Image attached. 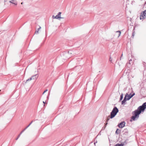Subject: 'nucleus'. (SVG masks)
Listing matches in <instances>:
<instances>
[{
	"instance_id": "10",
	"label": "nucleus",
	"mask_w": 146,
	"mask_h": 146,
	"mask_svg": "<svg viewBox=\"0 0 146 146\" xmlns=\"http://www.w3.org/2000/svg\"><path fill=\"white\" fill-rule=\"evenodd\" d=\"M10 1L9 2L13 4H14L15 5H17V3L16 1H15V0H10Z\"/></svg>"
},
{
	"instance_id": "26",
	"label": "nucleus",
	"mask_w": 146,
	"mask_h": 146,
	"mask_svg": "<svg viewBox=\"0 0 146 146\" xmlns=\"http://www.w3.org/2000/svg\"><path fill=\"white\" fill-rule=\"evenodd\" d=\"M114 146H120V144L119 143H117L116 144H115Z\"/></svg>"
},
{
	"instance_id": "33",
	"label": "nucleus",
	"mask_w": 146,
	"mask_h": 146,
	"mask_svg": "<svg viewBox=\"0 0 146 146\" xmlns=\"http://www.w3.org/2000/svg\"><path fill=\"white\" fill-rule=\"evenodd\" d=\"M47 91H48V90H47V89L45 90H44V93H45V92H46Z\"/></svg>"
},
{
	"instance_id": "19",
	"label": "nucleus",
	"mask_w": 146,
	"mask_h": 146,
	"mask_svg": "<svg viewBox=\"0 0 146 146\" xmlns=\"http://www.w3.org/2000/svg\"><path fill=\"white\" fill-rule=\"evenodd\" d=\"M132 63V60L131 59H130V60H129V61L127 62V64H131V63Z\"/></svg>"
},
{
	"instance_id": "4",
	"label": "nucleus",
	"mask_w": 146,
	"mask_h": 146,
	"mask_svg": "<svg viewBox=\"0 0 146 146\" xmlns=\"http://www.w3.org/2000/svg\"><path fill=\"white\" fill-rule=\"evenodd\" d=\"M146 9L142 12L140 19L141 20L145 19L146 17Z\"/></svg>"
},
{
	"instance_id": "8",
	"label": "nucleus",
	"mask_w": 146,
	"mask_h": 146,
	"mask_svg": "<svg viewBox=\"0 0 146 146\" xmlns=\"http://www.w3.org/2000/svg\"><path fill=\"white\" fill-rule=\"evenodd\" d=\"M125 96H126V98L129 100L132 97V94L131 93L128 95L127 93H126Z\"/></svg>"
},
{
	"instance_id": "7",
	"label": "nucleus",
	"mask_w": 146,
	"mask_h": 146,
	"mask_svg": "<svg viewBox=\"0 0 146 146\" xmlns=\"http://www.w3.org/2000/svg\"><path fill=\"white\" fill-rule=\"evenodd\" d=\"M127 100H129L126 98V96H125L123 100L121 102V104L125 105V104L126 101Z\"/></svg>"
},
{
	"instance_id": "6",
	"label": "nucleus",
	"mask_w": 146,
	"mask_h": 146,
	"mask_svg": "<svg viewBox=\"0 0 146 146\" xmlns=\"http://www.w3.org/2000/svg\"><path fill=\"white\" fill-rule=\"evenodd\" d=\"M125 121H122L118 124V126L120 128H122L125 126Z\"/></svg>"
},
{
	"instance_id": "3",
	"label": "nucleus",
	"mask_w": 146,
	"mask_h": 146,
	"mask_svg": "<svg viewBox=\"0 0 146 146\" xmlns=\"http://www.w3.org/2000/svg\"><path fill=\"white\" fill-rule=\"evenodd\" d=\"M122 136L123 138H127L129 136V131L127 128L124 129L122 132Z\"/></svg>"
},
{
	"instance_id": "14",
	"label": "nucleus",
	"mask_w": 146,
	"mask_h": 146,
	"mask_svg": "<svg viewBox=\"0 0 146 146\" xmlns=\"http://www.w3.org/2000/svg\"><path fill=\"white\" fill-rule=\"evenodd\" d=\"M141 106L145 109H146V102L143 103Z\"/></svg>"
},
{
	"instance_id": "21",
	"label": "nucleus",
	"mask_w": 146,
	"mask_h": 146,
	"mask_svg": "<svg viewBox=\"0 0 146 146\" xmlns=\"http://www.w3.org/2000/svg\"><path fill=\"white\" fill-rule=\"evenodd\" d=\"M110 115H109L107 117V119L106 120V121L107 122H108L110 119Z\"/></svg>"
},
{
	"instance_id": "18",
	"label": "nucleus",
	"mask_w": 146,
	"mask_h": 146,
	"mask_svg": "<svg viewBox=\"0 0 146 146\" xmlns=\"http://www.w3.org/2000/svg\"><path fill=\"white\" fill-rule=\"evenodd\" d=\"M128 140V139L127 138L125 140V141L123 142L124 143V145H126L127 143V141Z\"/></svg>"
},
{
	"instance_id": "17",
	"label": "nucleus",
	"mask_w": 146,
	"mask_h": 146,
	"mask_svg": "<svg viewBox=\"0 0 146 146\" xmlns=\"http://www.w3.org/2000/svg\"><path fill=\"white\" fill-rule=\"evenodd\" d=\"M139 25L138 24H135V26H134V28H133V30H135V28L136 27H138V26H139Z\"/></svg>"
},
{
	"instance_id": "34",
	"label": "nucleus",
	"mask_w": 146,
	"mask_h": 146,
	"mask_svg": "<svg viewBox=\"0 0 146 146\" xmlns=\"http://www.w3.org/2000/svg\"><path fill=\"white\" fill-rule=\"evenodd\" d=\"M49 94H48V95L47 96V99H48V97H49Z\"/></svg>"
},
{
	"instance_id": "36",
	"label": "nucleus",
	"mask_w": 146,
	"mask_h": 146,
	"mask_svg": "<svg viewBox=\"0 0 146 146\" xmlns=\"http://www.w3.org/2000/svg\"><path fill=\"white\" fill-rule=\"evenodd\" d=\"M122 56H123V54H121V57L120 58V60H121V57H122Z\"/></svg>"
},
{
	"instance_id": "30",
	"label": "nucleus",
	"mask_w": 146,
	"mask_h": 146,
	"mask_svg": "<svg viewBox=\"0 0 146 146\" xmlns=\"http://www.w3.org/2000/svg\"><path fill=\"white\" fill-rule=\"evenodd\" d=\"M41 29V27L39 26V27L38 29V30L39 31Z\"/></svg>"
},
{
	"instance_id": "5",
	"label": "nucleus",
	"mask_w": 146,
	"mask_h": 146,
	"mask_svg": "<svg viewBox=\"0 0 146 146\" xmlns=\"http://www.w3.org/2000/svg\"><path fill=\"white\" fill-rule=\"evenodd\" d=\"M61 14V12H59L58 14L55 16L54 15H52V18L53 19H59L60 18Z\"/></svg>"
},
{
	"instance_id": "22",
	"label": "nucleus",
	"mask_w": 146,
	"mask_h": 146,
	"mask_svg": "<svg viewBox=\"0 0 146 146\" xmlns=\"http://www.w3.org/2000/svg\"><path fill=\"white\" fill-rule=\"evenodd\" d=\"M38 31V30H36L35 31V33L36 34H38L39 33Z\"/></svg>"
},
{
	"instance_id": "44",
	"label": "nucleus",
	"mask_w": 146,
	"mask_h": 146,
	"mask_svg": "<svg viewBox=\"0 0 146 146\" xmlns=\"http://www.w3.org/2000/svg\"><path fill=\"white\" fill-rule=\"evenodd\" d=\"M44 92L42 94H44Z\"/></svg>"
},
{
	"instance_id": "39",
	"label": "nucleus",
	"mask_w": 146,
	"mask_h": 146,
	"mask_svg": "<svg viewBox=\"0 0 146 146\" xmlns=\"http://www.w3.org/2000/svg\"><path fill=\"white\" fill-rule=\"evenodd\" d=\"M64 17H60V19H64Z\"/></svg>"
},
{
	"instance_id": "9",
	"label": "nucleus",
	"mask_w": 146,
	"mask_h": 146,
	"mask_svg": "<svg viewBox=\"0 0 146 146\" xmlns=\"http://www.w3.org/2000/svg\"><path fill=\"white\" fill-rule=\"evenodd\" d=\"M36 74H35V75L32 76L31 78L28 79L26 80V81L25 82V83H26L27 82L30 81L32 79H35V78H33V77H35V76H36Z\"/></svg>"
},
{
	"instance_id": "24",
	"label": "nucleus",
	"mask_w": 146,
	"mask_h": 146,
	"mask_svg": "<svg viewBox=\"0 0 146 146\" xmlns=\"http://www.w3.org/2000/svg\"><path fill=\"white\" fill-rule=\"evenodd\" d=\"M25 131L24 129H23L22 131H21L20 132V133L19 135H21V134Z\"/></svg>"
},
{
	"instance_id": "37",
	"label": "nucleus",
	"mask_w": 146,
	"mask_h": 146,
	"mask_svg": "<svg viewBox=\"0 0 146 146\" xmlns=\"http://www.w3.org/2000/svg\"><path fill=\"white\" fill-rule=\"evenodd\" d=\"M97 143V141H96V142H94V145H96V143Z\"/></svg>"
},
{
	"instance_id": "2",
	"label": "nucleus",
	"mask_w": 146,
	"mask_h": 146,
	"mask_svg": "<svg viewBox=\"0 0 146 146\" xmlns=\"http://www.w3.org/2000/svg\"><path fill=\"white\" fill-rule=\"evenodd\" d=\"M119 110L116 106H114L110 115V119L114 117L119 112Z\"/></svg>"
},
{
	"instance_id": "45",
	"label": "nucleus",
	"mask_w": 146,
	"mask_h": 146,
	"mask_svg": "<svg viewBox=\"0 0 146 146\" xmlns=\"http://www.w3.org/2000/svg\"><path fill=\"white\" fill-rule=\"evenodd\" d=\"M1 91V90H0V91Z\"/></svg>"
},
{
	"instance_id": "12",
	"label": "nucleus",
	"mask_w": 146,
	"mask_h": 146,
	"mask_svg": "<svg viewBox=\"0 0 146 146\" xmlns=\"http://www.w3.org/2000/svg\"><path fill=\"white\" fill-rule=\"evenodd\" d=\"M121 130L119 129H117L115 131L116 134H118L121 133Z\"/></svg>"
},
{
	"instance_id": "42",
	"label": "nucleus",
	"mask_w": 146,
	"mask_h": 146,
	"mask_svg": "<svg viewBox=\"0 0 146 146\" xmlns=\"http://www.w3.org/2000/svg\"><path fill=\"white\" fill-rule=\"evenodd\" d=\"M4 1H5V2H6V0H4Z\"/></svg>"
},
{
	"instance_id": "13",
	"label": "nucleus",
	"mask_w": 146,
	"mask_h": 146,
	"mask_svg": "<svg viewBox=\"0 0 146 146\" xmlns=\"http://www.w3.org/2000/svg\"><path fill=\"white\" fill-rule=\"evenodd\" d=\"M72 51L71 50H70V51H68V52H66L65 54H66V55H70V54H72Z\"/></svg>"
},
{
	"instance_id": "1",
	"label": "nucleus",
	"mask_w": 146,
	"mask_h": 146,
	"mask_svg": "<svg viewBox=\"0 0 146 146\" xmlns=\"http://www.w3.org/2000/svg\"><path fill=\"white\" fill-rule=\"evenodd\" d=\"M145 110V109L141 106H139L137 109L132 112V114L133 115L131 117L130 121L137 120L139 117V115L141 113L143 112Z\"/></svg>"
},
{
	"instance_id": "16",
	"label": "nucleus",
	"mask_w": 146,
	"mask_h": 146,
	"mask_svg": "<svg viewBox=\"0 0 146 146\" xmlns=\"http://www.w3.org/2000/svg\"><path fill=\"white\" fill-rule=\"evenodd\" d=\"M116 32L117 33H119V35H118L117 36L118 38L119 37V36H120L121 35V32L120 31H116Z\"/></svg>"
},
{
	"instance_id": "38",
	"label": "nucleus",
	"mask_w": 146,
	"mask_h": 146,
	"mask_svg": "<svg viewBox=\"0 0 146 146\" xmlns=\"http://www.w3.org/2000/svg\"><path fill=\"white\" fill-rule=\"evenodd\" d=\"M33 78H35V79H36L37 78H36V76H35V77H33Z\"/></svg>"
},
{
	"instance_id": "43",
	"label": "nucleus",
	"mask_w": 146,
	"mask_h": 146,
	"mask_svg": "<svg viewBox=\"0 0 146 146\" xmlns=\"http://www.w3.org/2000/svg\"><path fill=\"white\" fill-rule=\"evenodd\" d=\"M44 92L42 94H44Z\"/></svg>"
},
{
	"instance_id": "28",
	"label": "nucleus",
	"mask_w": 146,
	"mask_h": 146,
	"mask_svg": "<svg viewBox=\"0 0 146 146\" xmlns=\"http://www.w3.org/2000/svg\"><path fill=\"white\" fill-rule=\"evenodd\" d=\"M20 135H19H19H18V137H17V138H16V140H17L19 138V137H20Z\"/></svg>"
},
{
	"instance_id": "27",
	"label": "nucleus",
	"mask_w": 146,
	"mask_h": 146,
	"mask_svg": "<svg viewBox=\"0 0 146 146\" xmlns=\"http://www.w3.org/2000/svg\"><path fill=\"white\" fill-rule=\"evenodd\" d=\"M33 121H32L31 123L29 124V125H28V126H29L30 125L33 123Z\"/></svg>"
},
{
	"instance_id": "35",
	"label": "nucleus",
	"mask_w": 146,
	"mask_h": 146,
	"mask_svg": "<svg viewBox=\"0 0 146 146\" xmlns=\"http://www.w3.org/2000/svg\"><path fill=\"white\" fill-rule=\"evenodd\" d=\"M46 102V101L45 102H44V101L43 102V103L44 104H44H45Z\"/></svg>"
},
{
	"instance_id": "23",
	"label": "nucleus",
	"mask_w": 146,
	"mask_h": 146,
	"mask_svg": "<svg viewBox=\"0 0 146 146\" xmlns=\"http://www.w3.org/2000/svg\"><path fill=\"white\" fill-rule=\"evenodd\" d=\"M120 146H123L125 145L124 143H121L120 144Z\"/></svg>"
},
{
	"instance_id": "15",
	"label": "nucleus",
	"mask_w": 146,
	"mask_h": 146,
	"mask_svg": "<svg viewBox=\"0 0 146 146\" xmlns=\"http://www.w3.org/2000/svg\"><path fill=\"white\" fill-rule=\"evenodd\" d=\"M123 94L122 93L120 96V98L119 99V100L120 101H121L123 99Z\"/></svg>"
},
{
	"instance_id": "40",
	"label": "nucleus",
	"mask_w": 146,
	"mask_h": 146,
	"mask_svg": "<svg viewBox=\"0 0 146 146\" xmlns=\"http://www.w3.org/2000/svg\"><path fill=\"white\" fill-rule=\"evenodd\" d=\"M23 2H22L21 3V4L22 5V4H23Z\"/></svg>"
},
{
	"instance_id": "25",
	"label": "nucleus",
	"mask_w": 146,
	"mask_h": 146,
	"mask_svg": "<svg viewBox=\"0 0 146 146\" xmlns=\"http://www.w3.org/2000/svg\"><path fill=\"white\" fill-rule=\"evenodd\" d=\"M107 124H108V122H107L106 121V123H105V127H104V129L105 128V127H106V126L107 125Z\"/></svg>"
},
{
	"instance_id": "20",
	"label": "nucleus",
	"mask_w": 146,
	"mask_h": 146,
	"mask_svg": "<svg viewBox=\"0 0 146 146\" xmlns=\"http://www.w3.org/2000/svg\"><path fill=\"white\" fill-rule=\"evenodd\" d=\"M134 33H135L134 30H133V33H132V35L131 36V37H132L133 38V37L134 36Z\"/></svg>"
},
{
	"instance_id": "31",
	"label": "nucleus",
	"mask_w": 146,
	"mask_h": 146,
	"mask_svg": "<svg viewBox=\"0 0 146 146\" xmlns=\"http://www.w3.org/2000/svg\"><path fill=\"white\" fill-rule=\"evenodd\" d=\"M135 94L134 93H133L132 94V97L134 96L135 95Z\"/></svg>"
},
{
	"instance_id": "29",
	"label": "nucleus",
	"mask_w": 146,
	"mask_h": 146,
	"mask_svg": "<svg viewBox=\"0 0 146 146\" xmlns=\"http://www.w3.org/2000/svg\"><path fill=\"white\" fill-rule=\"evenodd\" d=\"M109 60L110 62H111L112 61V59L110 57Z\"/></svg>"
},
{
	"instance_id": "41",
	"label": "nucleus",
	"mask_w": 146,
	"mask_h": 146,
	"mask_svg": "<svg viewBox=\"0 0 146 146\" xmlns=\"http://www.w3.org/2000/svg\"><path fill=\"white\" fill-rule=\"evenodd\" d=\"M145 4H146V1L145 2Z\"/></svg>"
},
{
	"instance_id": "11",
	"label": "nucleus",
	"mask_w": 146,
	"mask_h": 146,
	"mask_svg": "<svg viewBox=\"0 0 146 146\" xmlns=\"http://www.w3.org/2000/svg\"><path fill=\"white\" fill-rule=\"evenodd\" d=\"M81 68V66H76L74 68V69L76 70H78Z\"/></svg>"
},
{
	"instance_id": "32",
	"label": "nucleus",
	"mask_w": 146,
	"mask_h": 146,
	"mask_svg": "<svg viewBox=\"0 0 146 146\" xmlns=\"http://www.w3.org/2000/svg\"><path fill=\"white\" fill-rule=\"evenodd\" d=\"M28 127H29V126H28V125L24 129L25 130Z\"/></svg>"
}]
</instances>
